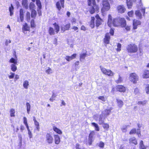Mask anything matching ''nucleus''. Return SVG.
<instances>
[{
	"label": "nucleus",
	"mask_w": 149,
	"mask_h": 149,
	"mask_svg": "<svg viewBox=\"0 0 149 149\" xmlns=\"http://www.w3.org/2000/svg\"><path fill=\"white\" fill-rule=\"evenodd\" d=\"M88 5L89 6H91L89 10L91 14L99 9L98 6L96 4L95 0H88Z\"/></svg>",
	"instance_id": "obj_1"
},
{
	"label": "nucleus",
	"mask_w": 149,
	"mask_h": 149,
	"mask_svg": "<svg viewBox=\"0 0 149 149\" xmlns=\"http://www.w3.org/2000/svg\"><path fill=\"white\" fill-rule=\"evenodd\" d=\"M126 48L127 52L131 53H136L138 50L137 45L133 43L128 45Z\"/></svg>",
	"instance_id": "obj_2"
},
{
	"label": "nucleus",
	"mask_w": 149,
	"mask_h": 149,
	"mask_svg": "<svg viewBox=\"0 0 149 149\" xmlns=\"http://www.w3.org/2000/svg\"><path fill=\"white\" fill-rule=\"evenodd\" d=\"M103 7L102 8V11L103 13L107 11L110 9V5L108 0H103L102 2Z\"/></svg>",
	"instance_id": "obj_3"
},
{
	"label": "nucleus",
	"mask_w": 149,
	"mask_h": 149,
	"mask_svg": "<svg viewBox=\"0 0 149 149\" xmlns=\"http://www.w3.org/2000/svg\"><path fill=\"white\" fill-rule=\"evenodd\" d=\"M100 68L102 72L104 74L107 75L109 76H113L114 73L110 70L106 69L105 68L100 66Z\"/></svg>",
	"instance_id": "obj_4"
},
{
	"label": "nucleus",
	"mask_w": 149,
	"mask_h": 149,
	"mask_svg": "<svg viewBox=\"0 0 149 149\" xmlns=\"http://www.w3.org/2000/svg\"><path fill=\"white\" fill-rule=\"evenodd\" d=\"M130 80L134 84H136L139 79V77L135 73L130 74L129 77Z\"/></svg>",
	"instance_id": "obj_5"
},
{
	"label": "nucleus",
	"mask_w": 149,
	"mask_h": 149,
	"mask_svg": "<svg viewBox=\"0 0 149 149\" xmlns=\"http://www.w3.org/2000/svg\"><path fill=\"white\" fill-rule=\"evenodd\" d=\"M145 8H142L140 10H137L136 11L135 15L138 17L139 19H141L142 18V15L144 16L145 15Z\"/></svg>",
	"instance_id": "obj_6"
},
{
	"label": "nucleus",
	"mask_w": 149,
	"mask_h": 149,
	"mask_svg": "<svg viewBox=\"0 0 149 149\" xmlns=\"http://www.w3.org/2000/svg\"><path fill=\"white\" fill-rule=\"evenodd\" d=\"M120 18L119 17L114 19L111 23V25H113L114 26H120Z\"/></svg>",
	"instance_id": "obj_7"
},
{
	"label": "nucleus",
	"mask_w": 149,
	"mask_h": 149,
	"mask_svg": "<svg viewBox=\"0 0 149 149\" xmlns=\"http://www.w3.org/2000/svg\"><path fill=\"white\" fill-rule=\"evenodd\" d=\"M70 27V24L68 23L65 25H63L61 26V32H64L66 30H68Z\"/></svg>",
	"instance_id": "obj_8"
},
{
	"label": "nucleus",
	"mask_w": 149,
	"mask_h": 149,
	"mask_svg": "<svg viewBox=\"0 0 149 149\" xmlns=\"http://www.w3.org/2000/svg\"><path fill=\"white\" fill-rule=\"evenodd\" d=\"M46 141L49 143H52L53 141V138L49 133H47L46 135Z\"/></svg>",
	"instance_id": "obj_9"
},
{
	"label": "nucleus",
	"mask_w": 149,
	"mask_h": 149,
	"mask_svg": "<svg viewBox=\"0 0 149 149\" xmlns=\"http://www.w3.org/2000/svg\"><path fill=\"white\" fill-rule=\"evenodd\" d=\"M117 9L118 12L121 13H124L126 10L125 8L123 5H119L118 6Z\"/></svg>",
	"instance_id": "obj_10"
},
{
	"label": "nucleus",
	"mask_w": 149,
	"mask_h": 149,
	"mask_svg": "<svg viewBox=\"0 0 149 149\" xmlns=\"http://www.w3.org/2000/svg\"><path fill=\"white\" fill-rule=\"evenodd\" d=\"M116 88L117 91L120 92H124L126 91L125 88L123 85H117L116 86Z\"/></svg>",
	"instance_id": "obj_11"
},
{
	"label": "nucleus",
	"mask_w": 149,
	"mask_h": 149,
	"mask_svg": "<svg viewBox=\"0 0 149 149\" xmlns=\"http://www.w3.org/2000/svg\"><path fill=\"white\" fill-rule=\"evenodd\" d=\"M111 110V108H110L109 109L105 110L102 111V114L106 117L109 115Z\"/></svg>",
	"instance_id": "obj_12"
},
{
	"label": "nucleus",
	"mask_w": 149,
	"mask_h": 149,
	"mask_svg": "<svg viewBox=\"0 0 149 149\" xmlns=\"http://www.w3.org/2000/svg\"><path fill=\"white\" fill-rule=\"evenodd\" d=\"M95 17L97 19L96 20V26L98 27L101 24L102 19L98 15H96Z\"/></svg>",
	"instance_id": "obj_13"
},
{
	"label": "nucleus",
	"mask_w": 149,
	"mask_h": 149,
	"mask_svg": "<svg viewBox=\"0 0 149 149\" xmlns=\"http://www.w3.org/2000/svg\"><path fill=\"white\" fill-rule=\"evenodd\" d=\"M76 56L77 54H74L70 56H67L65 57V58L68 61H69L75 58L76 57Z\"/></svg>",
	"instance_id": "obj_14"
},
{
	"label": "nucleus",
	"mask_w": 149,
	"mask_h": 149,
	"mask_svg": "<svg viewBox=\"0 0 149 149\" xmlns=\"http://www.w3.org/2000/svg\"><path fill=\"white\" fill-rule=\"evenodd\" d=\"M110 36L109 34L107 33L106 34L104 39V42L106 44H109V42Z\"/></svg>",
	"instance_id": "obj_15"
},
{
	"label": "nucleus",
	"mask_w": 149,
	"mask_h": 149,
	"mask_svg": "<svg viewBox=\"0 0 149 149\" xmlns=\"http://www.w3.org/2000/svg\"><path fill=\"white\" fill-rule=\"evenodd\" d=\"M141 24L140 21L136 20H134L133 21V29H136L137 26L138 25H140Z\"/></svg>",
	"instance_id": "obj_16"
},
{
	"label": "nucleus",
	"mask_w": 149,
	"mask_h": 149,
	"mask_svg": "<svg viewBox=\"0 0 149 149\" xmlns=\"http://www.w3.org/2000/svg\"><path fill=\"white\" fill-rule=\"evenodd\" d=\"M120 26L122 27H125L126 25V22L124 18H120Z\"/></svg>",
	"instance_id": "obj_17"
},
{
	"label": "nucleus",
	"mask_w": 149,
	"mask_h": 149,
	"mask_svg": "<svg viewBox=\"0 0 149 149\" xmlns=\"http://www.w3.org/2000/svg\"><path fill=\"white\" fill-rule=\"evenodd\" d=\"M106 117H105L102 115L101 114L100 116V117L98 120L99 124L100 125L102 124L104 122V119Z\"/></svg>",
	"instance_id": "obj_18"
},
{
	"label": "nucleus",
	"mask_w": 149,
	"mask_h": 149,
	"mask_svg": "<svg viewBox=\"0 0 149 149\" xmlns=\"http://www.w3.org/2000/svg\"><path fill=\"white\" fill-rule=\"evenodd\" d=\"M23 32L25 33V31H29V27L28 26L27 23H25L24 25H23L22 28Z\"/></svg>",
	"instance_id": "obj_19"
},
{
	"label": "nucleus",
	"mask_w": 149,
	"mask_h": 149,
	"mask_svg": "<svg viewBox=\"0 0 149 149\" xmlns=\"http://www.w3.org/2000/svg\"><path fill=\"white\" fill-rule=\"evenodd\" d=\"M19 17L20 22H22L24 20V12L22 9H20L19 11Z\"/></svg>",
	"instance_id": "obj_20"
},
{
	"label": "nucleus",
	"mask_w": 149,
	"mask_h": 149,
	"mask_svg": "<svg viewBox=\"0 0 149 149\" xmlns=\"http://www.w3.org/2000/svg\"><path fill=\"white\" fill-rule=\"evenodd\" d=\"M54 138L55 143L57 144H58L60 141V138L58 135H54Z\"/></svg>",
	"instance_id": "obj_21"
},
{
	"label": "nucleus",
	"mask_w": 149,
	"mask_h": 149,
	"mask_svg": "<svg viewBox=\"0 0 149 149\" xmlns=\"http://www.w3.org/2000/svg\"><path fill=\"white\" fill-rule=\"evenodd\" d=\"M143 77L144 78H149V70H145L143 75Z\"/></svg>",
	"instance_id": "obj_22"
},
{
	"label": "nucleus",
	"mask_w": 149,
	"mask_h": 149,
	"mask_svg": "<svg viewBox=\"0 0 149 149\" xmlns=\"http://www.w3.org/2000/svg\"><path fill=\"white\" fill-rule=\"evenodd\" d=\"M91 125L94 127L95 128V130L97 131H100V128L97 124L95 123H91Z\"/></svg>",
	"instance_id": "obj_23"
},
{
	"label": "nucleus",
	"mask_w": 149,
	"mask_h": 149,
	"mask_svg": "<svg viewBox=\"0 0 149 149\" xmlns=\"http://www.w3.org/2000/svg\"><path fill=\"white\" fill-rule=\"evenodd\" d=\"M48 32L50 35H54L55 34V31L54 29L50 27L48 30Z\"/></svg>",
	"instance_id": "obj_24"
},
{
	"label": "nucleus",
	"mask_w": 149,
	"mask_h": 149,
	"mask_svg": "<svg viewBox=\"0 0 149 149\" xmlns=\"http://www.w3.org/2000/svg\"><path fill=\"white\" fill-rule=\"evenodd\" d=\"M129 143H133L135 145L137 144V142L136 139L134 137H132L129 139Z\"/></svg>",
	"instance_id": "obj_25"
},
{
	"label": "nucleus",
	"mask_w": 149,
	"mask_h": 149,
	"mask_svg": "<svg viewBox=\"0 0 149 149\" xmlns=\"http://www.w3.org/2000/svg\"><path fill=\"white\" fill-rule=\"evenodd\" d=\"M112 22V17L110 15H109L108 16V24L109 27H111Z\"/></svg>",
	"instance_id": "obj_26"
},
{
	"label": "nucleus",
	"mask_w": 149,
	"mask_h": 149,
	"mask_svg": "<svg viewBox=\"0 0 149 149\" xmlns=\"http://www.w3.org/2000/svg\"><path fill=\"white\" fill-rule=\"evenodd\" d=\"M54 26V28L56 30L55 32L56 33H57L59 31L60 27L59 25L57 24L56 23H55L53 24Z\"/></svg>",
	"instance_id": "obj_27"
},
{
	"label": "nucleus",
	"mask_w": 149,
	"mask_h": 149,
	"mask_svg": "<svg viewBox=\"0 0 149 149\" xmlns=\"http://www.w3.org/2000/svg\"><path fill=\"white\" fill-rule=\"evenodd\" d=\"M94 20L95 18L94 17H92L91 19L90 22V26L92 28H93L94 27Z\"/></svg>",
	"instance_id": "obj_28"
},
{
	"label": "nucleus",
	"mask_w": 149,
	"mask_h": 149,
	"mask_svg": "<svg viewBox=\"0 0 149 149\" xmlns=\"http://www.w3.org/2000/svg\"><path fill=\"white\" fill-rule=\"evenodd\" d=\"M14 7L12 4H11V6L9 8V11H10V15L12 16L13 14Z\"/></svg>",
	"instance_id": "obj_29"
},
{
	"label": "nucleus",
	"mask_w": 149,
	"mask_h": 149,
	"mask_svg": "<svg viewBox=\"0 0 149 149\" xmlns=\"http://www.w3.org/2000/svg\"><path fill=\"white\" fill-rule=\"evenodd\" d=\"M53 129L57 133L61 134H62V131L59 129L57 128L56 127H53Z\"/></svg>",
	"instance_id": "obj_30"
},
{
	"label": "nucleus",
	"mask_w": 149,
	"mask_h": 149,
	"mask_svg": "<svg viewBox=\"0 0 149 149\" xmlns=\"http://www.w3.org/2000/svg\"><path fill=\"white\" fill-rule=\"evenodd\" d=\"M17 64H12L10 66L11 70L13 72H15L17 70L16 65Z\"/></svg>",
	"instance_id": "obj_31"
},
{
	"label": "nucleus",
	"mask_w": 149,
	"mask_h": 149,
	"mask_svg": "<svg viewBox=\"0 0 149 149\" xmlns=\"http://www.w3.org/2000/svg\"><path fill=\"white\" fill-rule=\"evenodd\" d=\"M117 101L118 106L120 107H122L123 105V102L121 100L118 99H117Z\"/></svg>",
	"instance_id": "obj_32"
},
{
	"label": "nucleus",
	"mask_w": 149,
	"mask_h": 149,
	"mask_svg": "<svg viewBox=\"0 0 149 149\" xmlns=\"http://www.w3.org/2000/svg\"><path fill=\"white\" fill-rule=\"evenodd\" d=\"M127 4L128 8H130L132 5V0H127Z\"/></svg>",
	"instance_id": "obj_33"
},
{
	"label": "nucleus",
	"mask_w": 149,
	"mask_h": 149,
	"mask_svg": "<svg viewBox=\"0 0 149 149\" xmlns=\"http://www.w3.org/2000/svg\"><path fill=\"white\" fill-rule=\"evenodd\" d=\"M29 85V82L27 80H25L23 82V86L25 88H28Z\"/></svg>",
	"instance_id": "obj_34"
},
{
	"label": "nucleus",
	"mask_w": 149,
	"mask_h": 149,
	"mask_svg": "<svg viewBox=\"0 0 149 149\" xmlns=\"http://www.w3.org/2000/svg\"><path fill=\"white\" fill-rule=\"evenodd\" d=\"M128 126L127 125H124L121 127V129L123 132H127V128Z\"/></svg>",
	"instance_id": "obj_35"
},
{
	"label": "nucleus",
	"mask_w": 149,
	"mask_h": 149,
	"mask_svg": "<svg viewBox=\"0 0 149 149\" xmlns=\"http://www.w3.org/2000/svg\"><path fill=\"white\" fill-rule=\"evenodd\" d=\"M27 0H22V5L26 8L27 9L28 8Z\"/></svg>",
	"instance_id": "obj_36"
},
{
	"label": "nucleus",
	"mask_w": 149,
	"mask_h": 149,
	"mask_svg": "<svg viewBox=\"0 0 149 149\" xmlns=\"http://www.w3.org/2000/svg\"><path fill=\"white\" fill-rule=\"evenodd\" d=\"M26 110L28 114H29L30 111L31 105L29 102H26Z\"/></svg>",
	"instance_id": "obj_37"
},
{
	"label": "nucleus",
	"mask_w": 149,
	"mask_h": 149,
	"mask_svg": "<svg viewBox=\"0 0 149 149\" xmlns=\"http://www.w3.org/2000/svg\"><path fill=\"white\" fill-rule=\"evenodd\" d=\"M9 62L13 64H17V59L12 58L9 60Z\"/></svg>",
	"instance_id": "obj_38"
},
{
	"label": "nucleus",
	"mask_w": 149,
	"mask_h": 149,
	"mask_svg": "<svg viewBox=\"0 0 149 149\" xmlns=\"http://www.w3.org/2000/svg\"><path fill=\"white\" fill-rule=\"evenodd\" d=\"M34 125L36 126V128L37 130L38 131H40V127H39V124L38 121H35L34 122Z\"/></svg>",
	"instance_id": "obj_39"
},
{
	"label": "nucleus",
	"mask_w": 149,
	"mask_h": 149,
	"mask_svg": "<svg viewBox=\"0 0 149 149\" xmlns=\"http://www.w3.org/2000/svg\"><path fill=\"white\" fill-rule=\"evenodd\" d=\"M139 145L140 149H146V147L143 144V141H141Z\"/></svg>",
	"instance_id": "obj_40"
},
{
	"label": "nucleus",
	"mask_w": 149,
	"mask_h": 149,
	"mask_svg": "<svg viewBox=\"0 0 149 149\" xmlns=\"http://www.w3.org/2000/svg\"><path fill=\"white\" fill-rule=\"evenodd\" d=\"M37 13L35 10H32L31 11V17H32L35 18L36 15Z\"/></svg>",
	"instance_id": "obj_41"
},
{
	"label": "nucleus",
	"mask_w": 149,
	"mask_h": 149,
	"mask_svg": "<svg viewBox=\"0 0 149 149\" xmlns=\"http://www.w3.org/2000/svg\"><path fill=\"white\" fill-rule=\"evenodd\" d=\"M36 4L39 9H40L42 8L41 3L39 0H36Z\"/></svg>",
	"instance_id": "obj_42"
},
{
	"label": "nucleus",
	"mask_w": 149,
	"mask_h": 149,
	"mask_svg": "<svg viewBox=\"0 0 149 149\" xmlns=\"http://www.w3.org/2000/svg\"><path fill=\"white\" fill-rule=\"evenodd\" d=\"M95 134V132L94 131H91L89 135L88 139H93V136Z\"/></svg>",
	"instance_id": "obj_43"
},
{
	"label": "nucleus",
	"mask_w": 149,
	"mask_h": 149,
	"mask_svg": "<svg viewBox=\"0 0 149 149\" xmlns=\"http://www.w3.org/2000/svg\"><path fill=\"white\" fill-rule=\"evenodd\" d=\"M10 115L11 117L15 116V110L13 109H11L10 111Z\"/></svg>",
	"instance_id": "obj_44"
},
{
	"label": "nucleus",
	"mask_w": 149,
	"mask_h": 149,
	"mask_svg": "<svg viewBox=\"0 0 149 149\" xmlns=\"http://www.w3.org/2000/svg\"><path fill=\"white\" fill-rule=\"evenodd\" d=\"M87 54L86 53H82L81 54H80V60H81V59H84L85 57H86Z\"/></svg>",
	"instance_id": "obj_45"
},
{
	"label": "nucleus",
	"mask_w": 149,
	"mask_h": 149,
	"mask_svg": "<svg viewBox=\"0 0 149 149\" xmlns=\"http://www.w3.org/2000/svg\"><path fill=\"white\" fill-rule=\"evenodd\" d=\"M36 6L34 3H31L29 5V8L31 9L34 10Z\"/></svg>",
	"instance_id": "obj_46"
},
{
	"label": "nucleus",
	"mask_w": 149,
	"mask_h": 149,
	"mask_svg": "<svg viewBox=\"0 0 149 149\" xmlns=\"http://www.w3.org/2000/svg\"><path fill=\"white\" fill-rule=\"evenodd\" d=\"M103 127L104 129H106V130H108V129L109 128V125L107 123H103Z\"/></svg>",
	"instance_id": "obj_47"
},
{
	"label": "nucleus",
	"mask_w": 149,
	"mask_h": 149,
	"mask_svg": "<svg viewBox=\"0 0 149 149\" xmlns=\"http://www.w3.org/2000/svg\"><path fill=\"white\" fill-rule=\"evenodd\" d=\"M145 90L147 94L149 93V84H147L146 85Z\"/></svg>",
	"instance_id": "obj_48"
},
{
	"label": "nucleus",
	"mask_w": 149,
	"mask_h": 149,
	"mask_svg": "<svg viewBox=\"0 0 149 149\" xmlns=\"http://www.w3.org/2000/svg\"><path fill=\"white\" fill-rule=\"evenodd\" d=\"M98 99L103 102H105L106 100V98L104 96H100L98 97Z\"/></svg>",
	"instance_id": "obj_49"
},
{
	"label": "nucleus",
	"mask_w": 149,
	"mask_h": 149,
	"mask_svg": "<svg viewBox=\"0 0 149 149\" xmlns=\"http://www.w3.org/2000/svg\"><path fill=\"white\" fill-rule=\"evenodd\" d=\"M56 7L59 10H60L61 9V6L59 2L58 1L57 2L56 4Z\"/></svg>",
	"instance_id": "obj_50"
},
{
	"label": "nucleus",
	"mask_w": 149,
	"mask_h": 149,
	"mask_svg": "<svg viewBox=\"0 0 149 149\" xmlns=\"http://www.w3.org/2000/svg\"><path fill=\"white\" fill-rule=\"evenodd\" d=\"M123 81L122 78L119 75V77L118 79L116 81V82L117 83H119Z\"/></svg>",
	"instance_id": "obj_51"
},
{
	"label": "nucleus",
	"mask_w": 149,
	"mask_h": 149,
	"mask_svg": "<svg viewBox=\"0 0 149 149\" xmlns=\"http://www.w3.org/2000/svg\"><path fill=\"white\" fill-rule=\"evenodd\" d=\"M45 72L48 74H50L52 73V71L50 68L49 67L48 69L46 70Z\"/></svg>",
	"instance_id": "obj_52"
},
{
	"label": "nucleus",
	"mask_w": 149,
	"mask_h": 149,
	"mask_svg": "<svg viewBox=\"0 0 149 149\" xmlns=\"http://www.w3.org/2000/svg\"><path fill=\"white\" fill-rule=\"evenodd\" d=\"M26 19L28 21L30 19V13L29 12H27L26 14Z\"/></svg>",
	"instance_id": "obj_53"
},
{
	"label": "nucleus",
	"mask_w": 149,
	"mask_h": 149,
	"mask_svg": "<svg viewBox=\"0 0 149 149\" xmlns=\"http://www.w3.org/2000/svg\"><path fill=\"white\" fill-rule=\"evenodd\" d=\"M146 103V101H139L138 102L137 104H141L143 105H145Z\"/></svg>",
	"instance_id": "obj_54"
},
{
	"label": "nucleus",
	"mask_w": 149,
	"mask_h": 149,
	"mask_svg": "<svg viewBox=\"0 0 149 149\" xmlns=\"http://www.w3.org/2000/svg\"><path fill=\"white\" fill-rule=\"evenodd\" d=\"M136 133V129H133L130 132V134H135Z\"/></svg>",
	"instance_id": "obj_55"
},
{
	"label": "nucleus",
	"mask_w": 149,
	"mask_h": 149,
	"mask_svg": "<svg viewBox=\"0 0 149 149\" xmlns=\"http://www.w3.org/2000/svg\"><path fill=\"white\" fill-rule=\"evenodd\" d=\"M121 45L120 43H118L117 45V50L118 51H120L121 50Z\"/></svg>",
	"instance_id": "obj_56"
},
{
	"label": "nucleus",
	"mask_w": 149,
	"mask_h": 149,
	"mask_svg": "<svg viewBox=\"0 0 149 149\" xmlns=\"http://www.w3.org/2000/svg\"><path fill=\"white\" fill-rule=\"evenodd\" d=\"M134 93L135 94H137L139 93V90L138 88H136L134 89Z\"/></svg>",
	"instance_id": "obj_57"
},
{
	"label": "nucleus",
	"mask_w": 149,
	"mask_h": 149,
	"mask_svg": "<svg viewBox=\"0 0 149 149\" xmlns=\"http://www.w3.org/2000/svg\"><path fill=\"white\" fill-rule=\"evenodd\" d=\"M79 61H77L76 62L74 63V65L75 67V70H77V69L79 68V67H76L78 65H79Z\"/></svg>",
	"instance_id": "obj_58"
},
{
	"label": "nucleus",
	"mask_w": 149,
	"mask_h": 149,
	"mask_svg": "<svg viewBox=\"0 0 149 149\" xmlns=\"http://www.w3.org/2000/svg\"><path fill=\"white\" fill-rule=\"evenodd\" d=\"M10 74H11V75H9L8 77L9 79H13L14 77V75H15V73H13V72H10Z\"/></svg>",
	"instance_id": "obj_59"
},
{
	"label": "nucleus",
	"mask_w": 149,
	"mask_h": 149,
	"mask_svg": "<svg viewBox=\"0 0 149 149\" xmlns=\"http://www.w3.org/2000/svg\"><path fill=\"white\" fill-rule=\"evenodd\" d=\"M99 146L100 148H103L104 146V143L102 142H100Z\"/></svg>",
	"instance_id": "obj_60"
},
{
	"label": "nucleus",
	"mask_w": 149,
	"mask_h": 149,
	"mask_svg": "<svg viewBox=\"0 0 149 149\" xmlns=\"http://www.w3.org/2000/svg\"><path fill=\"white\" fill-rule=\"evenodd\" d=\"M133 14V12L132 11H130L128 13V16L130 17H132Z\"/></svg>",
	"instance_id": "obj_61"
},
{
	"label": "nucleus",
	"mask_w": 149,
	"mask_h": 149,
	"mask_svg": "<svg viewBox=\"0 0 149 149\" xmlns=\"http://www.w3.org/2000/svg\"><path fill=\"white\" fill-rule=\"evenodd\" d=\"M31 26L32 27H35V24H34V20H32L31 22Z\"/></svg>",
	"instance_id": "obj_62"
},
{
	"label": "nucleus",
	"mask_w": 149,
	"mask_h": 149,
	"mask_svg": "<svg viewBox=\"0 0 149 149\" xmlns=\"http://www.w3.org/2000/svg\"><path fill=\"white\" fill-rule=\"evenodd\" d=\"M98 114H96L94 115L93 116V118L94 119H95L96 120H98Z\"/></svg>",
	"instance_id": "obj_63"
},
{
	"label": "nucleus",
	"mask_w": 149,
	"mask_h": 149,
	"mask_svg": "<svg viewBox=\"0 0 149 149\" xmlns=\"http://www.w3.org/2000/svg\"><path fill=\"white\" fill-rule=\"evenodd\" d=\"M124 27L125 28V29L127 31H130V26H126Z\"/></svg>",
	"instance_id": "obj_64"
}]
</instances>
